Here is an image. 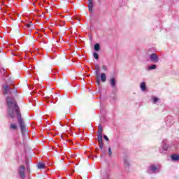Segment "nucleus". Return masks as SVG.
Returning <instances> with one entry per match:
<instances>
[{"label": "nucleus", "mask_w": 179, "mask_h": 179, "mask_svg": "<svg viewBox=\"0 0 179 179\" xmlns=\"http://www.w3.org/2000/svg\"><path fill=\"white\" fill-rule=\"evenodd\" d=\"M123 163L126 170H129V167H131V163H132V159H131L130 156L125 155L123 157Z\"/></svg>", "instance_id": "20e7f679"}, {"label": "nucleus", "mask_w": 179, "mask_h": 179, "mask_svg": "<svg viewBox=\"0 0 179 179\" xmlns=\"http://www.w3.org/2000/svg\"><path fill=\"white\" fill-rule=\"evenodd\" d=\"M26 27H27L28 29H30V27H31V23L26 24Z\"/></svg>", "instance_id": "b1692460"}, {"label": "nucleus", "mask_w": 179, "mask_h": 179, "mask_svg": "<svg viewBox=\"0 0 179 179\" xmlns=\"http://www.w3.org/2000/svg\"><path fill=\"white\" fill-rule=\"evenodd\" d=\"M37 167L39 170H43V169H45V164L38 162L37 164Z\"/></svg>", "instance_id": "4468645a"}, {"label": "nucleus", "mask_w": 179, "mask_h": 179, "mask_svg": "<svg viewBox=\"0 0 179 179\" xmlns=\"http://www.w3.org/2000/svg\"><path fill=\"white\" fill-rule=\"evenodd\" d=\"M95 69L96 71H100V66H96Z\"/></svg>", "instance_id": "bb28decb"}, {"label": "nucleus", "mask_w": 179, "mask_h": 179, "mask_svg": "<svg viewBox=\"0 0 179 179\" xmlns=\"http://www.w3.org/2000/svg\"><path fill=\"white\" fill-rule=\"evenodd\" d=\"M157 68V66L156 64H151L147 68V71H153Z\"/></svg>", "instance_id": "2eb2a0df"}, {"label": "nucleus", "mask_w": 179, "mask_h": 179, "mask_svg": "<svg viewBox=\"0 0 179 179\" xmlns=\"http://www.w3.org/2000/svg\"><path fill=\"white\" fill-rule=\"evenodd\" d=\"M94 51H96V52L100 51V44L99 43H96L94 45Z\"/></svg>", "instance_id": "f3484780"}, {"label": "nucleus", "mask_w": 179, "mask_h": 179, "mask_svg": "<svg viewBox=\"0 0 179 179\" xmlns=\"http://www.w3.org/2000/svg\"><path fill=\"white\" fill-rule=\"evenodd\" d=\"M171 159L172 162H178L179 155L178 154H173L171 156Z\"/></svg>", "instance_id": "9b49d317"}, {"label": "nucleus", "mask_w": 179, "mask_h": 179, "mask_svg": "<svg viewBox=\"0 0 179 179\" xmlns=\"http://www.w3.org/2000/svg\"><path fill=\"white\" fill-rule=\"evenodd\" d=\"M71 144L72 145V141H71Z\"/></svg>", "instance_id": "c756f323"}, {"label": "nucleus", "mask_w": 179, "mask_h": 179, "mask_svg": "<svg viewBox=\"0 0 179 179\" xmlns=\"http://www.w3.org/2000/svg\"><path fill=\"white\" fill-rule=\"evenodd\" d=\"M108 155L109 156H111V155H113V151L111 150L110 147L108 148Z\"/></svg>", "instance_id": "412c9836"}, {"label": "nucleus", "mask_w": 179, "mask_h": 179, "mask_svg": "<svg viewBox=\"0 0 179 179\" xmlns=\"http://www.w3.org/2000/svg\"><path fill=\"white\" fill-rule=\"evenodd\" d=\"M96 85H100V76H96Z\"/></svg>", "instance_id": "aec40b11"}, {"label": "nucleus", "mask_w": 179, "mask_h": 179, "mask_svg": "<svg viewBox=\"0 0 179 179\" xmlns=\"http://www.w3.org/2000/svg\"><path fill=\"white\" fill-rule=\"evenodd\" d=\"M99 78L101 82H103V83H106L107 80V76L104 73H101Z\"/></svg>", "instance_id": "f8f14e48"}, {"label": "nucleus", "mask_w": 179, "mask_h": 179, "mask_svg": "<svg viewBox=\"0 0 179 179\" xmlns=\"http://www.w3.org/2000/svg\"><path fill=\"white\" fill-rule=\"evenodd\" d=\"M95 75H96L97 76H99V75H100V70H96L95 71Z\"/></svg>", "instance_id": "4be33fe9"}, {"label": "nucleus", "mask_w": 179, "mask_h": 179, "mask_svg": "<svg viewBox=\"0 0 179 179\" xmlns=\"http://www.w3.org/2000/svg\"><path fill=\"white\" fill-rule=\"evenodd\" d=\"M160 165L156 164H150L147 168V173L150 176H155L160 173Z\"/></svg>", "instance_id": "f03ea898"}, {"label": "nucleus", "mask_w": 179, "mask_h": 179, "mask_svg": "<svg viewBox=\"0 0 179 179\" xmlns=\"http://www.w3.org/2000/svg\"><path fill=\"white\" fill-rule=\"evenodd\" d=\"M150 61L153 64H157V62H159V56H157L156 53H152L150 55Z\"/></svg>", "instance_id": "0eeeda50"}, {"label": "nucleus", "mask_w": 179, "mask_h": 179, "mask_svg": "<svg viewBox=\"0 0 179 179\" xmlns=\"http://www.w3.org/2000/svg\"><path fill=\"white\" fill-rule=\"evenodd\" d=\"M25 170H26V168L23 165L20 166L18 170V173L20 174V176L22 179H24L26 177V175L24 173Z\"/></svg>", "instance_id": "6e6552de"}, {"label": "nucleus", "mask_w": 179, "mask_h": 179, "mask_svg": "<svg viewBox=\"0 0 179 179\" xmlns=\"http://www.w3.org/2000/svg\"><path fill=\"white\" fill-rule=\"evenodd\" d=\"M3 72H5V69H3Z\"/></svg>", "instance_id": "cd10ccee"}, {"label": "nucleus", "mask_w": 179, "mask_h": 179, "mask_svg": "<svg viewBox=\"0 0 179 179\" xmlns=\"http://www.w3.org/2000/svg\"><path fill=\"white\" fill-rule=\"evenodd\" d=\"M102 69H103V71H107V66H103Z\"/></svg>", "instance_id": "a878e982"}, {"label": "nucleus", "mask_w": 179, "mask_h": 179, "mask_svg": "<svg viewBox=\"0 0 179 179\" xmlns=\"http://www.w3.org/2000/svg\"><path fill=\"white\" fill-rule=\"evenodd\" d=\"M93 57H94V58H95V59H99V53L94 52L93 53Z\"/></svg>", "instance_id": "6ab92c4d"}, {"label": "nucleus", "mask_w": 179, "mask_h": 179, "mask_svg": "<svg viewBox=\"0 0 179 179\" xmlns=\"http://www.w3.org/2000/svg\"><path fill=\"white\" fill-rule=\"evenodd\" d=\"M152 100L153 101V104H156V103H157V101H159V98L153 96H152Z\"/></svg>", "instance_id": "a211bd4d"}, {"label": "nucleus", "mask_w": 179, "mask_h": 179, "mask_svg": "<svg viewBox=\"0 0 179 179\" xmlns=\"http://www.w3.org/2000/svg\"><path fill=\"white\" fill-rule=\"evenodd\" d=\"M10 129H13V131H16V129H17V124L11 123L10 124Z\"/></svg>", "instance_id": "dca6fc26"}, {"label": "nucleus", "mask_w": 179, "mask_h": 179, "mask_svg": "<svg viewBox=\"0 0 179 179\" xmlns=\"http://www.w3.org/2000/svg\"><path fill=\"white\" fill-rule=\"evenodd\" d=\"M27 170L29 171V166H27Z\"/></svg>", "instance_id": "c85d7f7f"}, {"label": "nucleus", "mask_w": 179, "mask_h": 179, "mask_svg": "<svg viewBox=\"0 0 179 179\" xmlns=\"http://www.w3.org/2000/svg\"><path fill=\"white\" fill-rule=\"evenodd\" d=\"M169 149H170V145L163 143L161 147L159 148V153H161V155H167Z\"/></svg>", "instance_id": "423d86ee"}, {"label": "nucleus", "mask_w": 179, "mask_h": 179, "mask_svg": "<svg viewBox=\"0 0 179 179\" xmlns=\"http://www.w3.org/2000/svg\"><path fill=\"white\" fill-rule=\"evenodd\" d=\"M97 134V139L99 145V149H101L102 153H104V151L103 150V146L104 145V143H103V127L101 126V124H99L98 126Z\"/></svg>", "instance_id": "7ed1b4c3"}, {"label": "nucleus", "mask_w": 179, "mask_h": 179, "mask_svg": "<svg viewBox=\"0 0 179 179\" xmlns=\"http://www.w3.org/2000/svg\"><path fill=\"white\" fill-rule=\"evenodd\" d=\"M88 1V9L90 13L93 12V0H87Z\"/></svg>", "instance_id": "9d476101"}, {"label": "nucleus", "mask_w": 179, "mask_h": 179, "mask_svg": "<svg viewBox=\"0 0 179 179\" xmlns=\"http://www.w3.org/2000/svg\"><path fill=\"white\" fill-rule=\"evenodd\" d=\"M115 101H117V96H113V103H115Z\"/></svg>", "instance_id": "393cba45"}, {"label": "nucleus", "mask_w": 179, "mask_h": 179, "mask_svg": "<svg viewBox=\"0 0 179 179\" xmlns=\"http://www.w3.org/2000/svg\"><path fill=\"white\" fill-rule=\"evenodd\" d=\"M103 139H105V141H110V139L108 138V136H107L106 135H103Z\"/></svg>", "instance_id": "5701e85b"}, {"label": "nucleus", "mask_w": 179, "mask_h": 179, "mask_svg": "<svg viewBox=\"0 0 179 179\" xmlns=\"http://www.w3.org/2000/svg\"><path fill=\"white\" fill-rule=\"evenodd\" d=\"M6 103L8 106V117H10V118H15V117L17 116L21 132H25L26 124H24V121L22 119L20 108H19V106H17L16 99L13 97L8 96L6 98Z\"/></svg>", "instance_id": "f257e3e1"}, {"label": "nucleus", "mask_w": 179, "mask_h": 179, "mask_svg": "<svg viewBox=\"0 0 179 179\" xmlns=\"http://www.w3.org/2000/svg\"><path fill=\"white\" fill-rule=\"evenodd\" d=\"M110 83L112 89L117 90V80H115L114 78H112L110 80Z\"/></svg>", "instance_id": "1a4fd4ad"}, {"label": "nucleus", "mask_w": 179, "mask_h": 179, "mask_svg": "<svg viewBox=\"0 0 179 179\" xmlns=\"http://www.w3.org/2000/svg\"><path fill=\"white\" fill-rule=\"evenodd\" d=\"M16 93L15 88H11L8 85H3V94H12V92Z\"/></svg>", "instance_id": "39448f33"}, {"label": "nucleus", "mask_w": 179, "mask_h": 179, "mask_svg": "<svg viewBox=\"0 0 179 179\" xmlns=\"http://www.w3.org/2000/svg\"><path fill=\"white\" fill-rule=\"evenodd\" d=\"M140 88L142 92H146V83H145V82L141 83Z\"/></svg>", "instance_id": "ddd939ff"}]
</instances>
